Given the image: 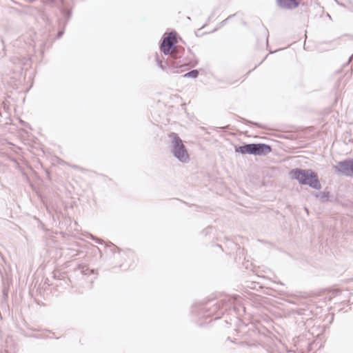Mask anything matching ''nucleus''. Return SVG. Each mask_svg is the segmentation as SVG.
I'll return each instance as SVG.
<instances>
[{
    "instance_id": "nucleus-1",
    "label": "nucleus",
    "mask_w": 353,
    "mask_h": 353,
    "mask_svg": "<svg viewBox=\"0 0 353 353\" xmlns=\"http://www.w3.org/2000/svg\"><path fill=\"white\" fill-rule=\"evenodd\" d=\"M32 40H26L25 37H20L12 43L15 54L11 58L12 63L15 65L19 70H28L31 65L30 53L33 50Z\"/></svg>"
},
{
    "instance_id": "nucleus-2",
    "label": "nucleus",
    "mask_w": 353,
    "mask_h": 353,
    "mask_svg": "<svg viewBox=\"0 0 353 353\" xmlns=\"http://www.w3.org/2000/svg\"><path fill=\"white\" fill-rule=\"evenodd\" d=\"M290 175L292 179L297 180L302 185H307L315 190L321 188L317 174L310 169L295 168L290 171Z\"/></svg>"
},
{
    "instance_id": "nucleus-3",
    "label": "nucleus",
    "mask_w": 353,
    "mask_h": 353,
    "mask_svg": "<svg viewBox=\"0 0 353 353\" xmlns=\"http://www.w3.org/2000/svg\"><path fill=\"white\" fill-rule=\"evenodd\" d=\"M170 139V148L172 155L181 163H188L190 160L189 154L182 139L175 132L168 134Z\"/></svg>"
},
{
    "instance_id": "nucleus-4",
    "label": "nucleus",
    "mask_w": 353,
    "mask_h": 353,
    "mask_svg": "<svg viewBox=\"0 0 353 353\" xmlns=\"http://www.w3.org/2000/svg\"><path fill=\"white\" fill-rule=\"evenodd\" d=\"M240 299H241V297L239 295L225 296L220 301L212 304V307L208 308L207 306H203L201 308V310L203 312L204 316H208L220 308L225 307V310H228L230 308L232 305L235 306L236 303H239L240 302Z\"/></svg>"
},
{
    "instance_id": "nucleus-5",
    "label": "nucleus",
    "mask_w": 353,
    "mask_h": 353,
    "mask_svg": "<svg viewBox=\"0 0 353 353\" xmlns=\"http://www.w3.org/2000/svg\"><path fill=\"white\" fill-rule=\"evenodd\" d=\"M185 49L183 47L180 46H176L174 49L172 50V52L168 54V59L172 63V66L176 68H182L183 67H186L189 65L192 66H194L196 63H192V61L190 60L188 57H185L184 55Z\"/></svg>"
},
{
    "instance_id": "nucleus-6",
    "label": "nucleus",
    "mask_w": 353,
    "mask_h": 353,
    "mask_svg": "<svg viewBox=\"0 0 353 353\" xmlns=\"http://www.w3.org/2000/svg\"><path fill=\"white\" fill-rule=\"evenodd\" d=\"M176 32L175 31H172L167 36H164L163 37L162 42L160 45V49L165 55L170 54L172 52V50L176 46Z\"/></svg>"
},
{
    "instance_id": "nucleus-7",
    "label": "nucleus",
    "mask_w": 353,
    "mask_h": 353,
    "mask_svg": "<svg viewBox=\"0 0 353 353\" xmlns=\"http://www.w3.org/2000/svg\"><path fill=\"white\" fill-rule=\"evenodd\" d=\"M110 244V246L112 247V248L111 249L112 253L124 261V263L120 266L123 265L124 263H126V265H128V267L130 266V265L134 261V258L135 256L134 252L132 251L131 250H122L115 245L112 243Z\"/></svg>"
},
{
    "instance_id": "nucleus-8",
    "label": "nucleus",
    "mask_w": 353,
    "mask_h": 353,
    "mask_svg": "<svg viewBox=\"0 0 353 353\" xmlns=\"http://www.w3.org/2000/svg\"><path fill=\"white\" fill-rule=\"evenodd\" d=\"M352 159L339 161L337 165L334 166L335 171L345 176H350L352 175Z\"/></svg>"
},
{
    "instance_id": "nucleus-9",
    "label": "nucleus",
    "mask_w": 353,
    "mask_h": 353,
    "mask_svg": "<svg viewBox=\"0 0 353 353\" xmlns=\"http://www.w3.org/2000/svg\"><path fill=\"white\" fill-rule=\"evenodd\" d=\"M272 151L270 145L265 143H252V155L265 156Z\"/></svg>"
},
{
    "instance_id": "nucleus-10",
    "label": "nucleus",
    "mask_w": 353,
    "mask_h": 353,
    "mask_svg": "<svg viewBox=\"0 0 353 353\" xmlns=\"http://www.w3.org/2000/svg\"><path fill=\"white\" fill-rule=\"evenodd\" d=\"M59 10L62 17L58 19V25L61 26L63 23V27H65L72 17V11L63 6H61Z\"/></svg>"
},
{
    "instance_id": "nucleus-11",
    "label": "nucleus",
    "mask_w": 353,
    "mask_h": 353,
    "mask_svg": "<svg viewBox=\"0 0 353 353\" xmlns=\"http://www.w3.org/2000/svg\"><path fill=\"white\" fill-rule=\"evenodd\" d=\"M279 8L287 10H292L299 5V0H276Z\"/></svg>"
},
{
    "instance_id": "nucleus-12",
    "label": "nucleus",
    "mask_w": 353,
    "mask_h": 353,
    "mask_svg": "<svg viewBox=\"0 0 353 353\" xmlns=\"http://www.w3.org/2000/svg\"><path fill=\"white\" fill-rule=\"evenodd\" d=\"M156 62L158 65V66L163 71H168V70H174L175 68L172 66V63L171 61L168 58L167 61H163L161 60L158 55L156 57Z\"/></svg>"
},
{
    "instance_id": "nucleus-13",
    "label": "nucleus",
    "mask_w": 353,
    "mask_h": 353,
    "mask_svg": "<svg viewBox=\"0 0 353 353\" xmlns=\"http://www.w3.org/2000/svg\"><path fill=\"white\" fill-rule=\"evenodd\" d=\"M235 152L242 154H252V143H248L241 146H234Z\"/></svg>"
},
{
    "instance_id": "nucleus-14",
    "label": "nucleus",
    "mask_w": 353,
    "mask_h": 353,
    "mask_svg": "<svg viewBox=\"0 0 353 353\" xmlns=\"http://www.w3.org/2000/svg\"><path fill=\"white\" fill-rule=\"evenodd\" d=\"M46 6L60 8L63 6V0H43Z\"/></svg>"
},
{
    "instance_id": "nucleus-15",
    "label": "nucleus",
    "mask_w": 353,
    "mask_h": 353,
    "mask_svg": "<svg viewBox=\"0 0 353 353\" xmlns=\"http://www.w3.org/2000/svg\"><path fill=\"white\" fill-rule=\"evenodd\" d=\"M315 197L319 199L321 202L327 201L330 197L329 192H320L315 194Z\"/></svg>"
},
{
    "instance_id": "nucleus-16",
    "label": "nucleus",
    "mask_w": 353,
    "mask_h": 353,
    "mask_svg": "<svg viewBox=\"0 0 353 353\" xmlns=\"http://www.w3.org/2000/svg\"><path fill=\"white\" fill-rule=\"evenodd\" d=\"M335 2L341 7L346 8L351 12H353V1L348 0L346 3H341L338 0H334Z\"/></svg>"
},
{
    "instance_id": "nucleus-17",
    "label": "nucleus",
    "mask_w": 353,
    "mask_h": 353,
    "mask_svg": "<svg viewBox=\"0 0 353 353\" xmlns=\"http://www.w3.org/2000/svg\"><path fill=\"white\" fill-rule=\"evenodd\" d=\"M79 270H81V272L84 275H88L90 274H94V270H90L88 268L83 265L79 266Z\"/></svg>"
},
{
    "instance_id": "nucleus-18",
    "label": "nucleus",
    "mask_w": 353,
    "mask_h": 353,
    "mask_svg": "<svg viewBox=\"0 0 353 353\" xmlns=\"http://www.w3.org/2000/svg\"><path fill=\"white\" fill-rule=\"evenodd\" d=\"M199 75V71L197 70H192L184 74L185 77L189 78H196Z\"/></svg>"
},
{
    "instance_id": "nucleus-19",
    "label": "nucleus",
    "mask_w": 353,
    "mask_h": 353,
    "mask_svg": "<svg viewBox=\"0 0 353 353\" xmlns=\"http://www.w3.org/2000/svg\"><path fill=\"white\" fill-rule=\"evenodd\" d=\"M234 16H235V14H231V15H230L228 18H226L225 20L222 21L220 23V24H219V27H217L216 28H215V29L213 30V32L216 31L219 28H220L223 27V26H225V25L227 23V22H228L230 19H232L233 17H234Z\"/></svg>"
},
{
    "instance_id": "nucleus-20",
    "label": "nucleus",
    "mask_w": 353,
    "mask_h": 353,
    "mask_svg": "<svg viewBox=\"0 0 353 353\" xmlns=\"http://www.w3.org/2000/svg\"><path fill=\"white\" fill-rule=\"evenodd\" d=\"M59 28H60V30H59L58 33H57V39H59L62 37V35L64 33V28L65 27H63V23L61 24V26H59Z\"/></svg>"
},
{
    "instance_id": "nucleus-21",
    "label": "nucleus",
    "mask_w": 353,
    "mask_h": 353,
    "mask_svg": "<svg viewBox=\"0 0 353 353\" xmlns=\"http://www.w3.org/2000/svg\"><path fill=\"white\" fill-rule=\"evenodd\" d=\"M90 237L94 240L96 243L99 244H102L103 241L97 236H93L92 234H90Z\"/></svg>"
},
{
    "instance_id": "nucleus-22",
    "label": "nucleus",
    "mask_w": 353,
    "mask_h": 353,
    "mask_svg": "<svg viewBox=\"0 0 353 353\" xmlns=\"http://www.w3.org/2000/svg\"><path fill=\"white\" fill-rule=\"evenodd\" d=\"M212 230V227H208L201 232V234L206 236Z\"/></svg>"
},
{
    "instance_id": "nucleus-23",
    "label": "nucleus",
    "mask_w": 353,
    "mask_h": 353,
    "mask_svg": "<svg viewBox=\"0 0 353 353\" xmlns=\"http://www.w3.org/2000/svg\"><path fill=\"white\" fill-rule=\"evenodd\" d=\"M305 311V309L303 308H300V309H297L296 310V312L299 314V315H303L304 314V312Z\"/></svg>"
},
{
    "instance_id": "nucleus-24",
    "label": "nucleus",
    "mask_w": 353,
    "mask_h": 353,
    "mask_svg": "<svg viewBox=\"0 0 353 353\" xmlns=\"http://www.w3.org/2000/svg\"><path fill=\"white\" fill-rule=\"evenodd\" d=\"M288 302L290 303L295 304V305L299 304L298 301H294V300H288Z\"/></svg>"
},
{
    "instance_id": "nucleus-25",
    "label": "nucleus",
    "mask_w": 353,
    "mask_h": 353,
    "mask_svg": "<svg viewBox=\"0 0 353 353\" xmlns=\"http://www.w3.org/2000/svg\"><path fill=\"white\" fill-rule=\"evenodd\" d=\"M250 123L253 124V125H255L256 126H259V127H261L260 124L257 123H254V122H250Z\"/></svg>"
},
{
    "instance_id": "nucleus-26",
    "label": "nucleus",
    "mask_w": 353,
    "mask_h": 353,
    "mask_svg": "<svg viewBox=\"0 0 353 353\" xmlns=\"http://www.w3.org/2000/svg\"><path fill=\"white\" fill-rule=\"evenodd\" d=\"M339 293V290H334V291L333 292V294H334L335 296H336V295H337Z\"/></svg>"
},
{
    "instance_id": "nucleus-27",
    "label": "nucleus",
    "mask_w": 353,
    "mask_h": 353,
    "mask_svg": "<svg viewBox=\"0 0 353 353\" xmlns=\"http://www.w3.org/2000/svg\"><path fill=\"white\" fill-rule=\"evenodd\" d=\"M352 174H353V159H352Z\"/></svg>"
},
{
    "instance_id": "nucleus-28",
    "label": "nucleus",
    "mask_w": 353,
    "mask_h": 353,
    "mask_svg": "<svg viewBox=\"0 0 353 353\" xmlns=\"http://www.w3.org/2000/svg\"><path fill=\"white\" fill-rule=\"evenodd\" d=\"M171 72H173V73H178L179 72L178 70H172Z\"/></svg>"
},
{
    "instance_id": "nucleus-29",
    "label": "nucleus",
    "mask_w": 353,
    "mask_h": 353,
    "mask_svg": "<svg viewBox=\"0 0 353 353\" xmlns=\"http://www.w3.org/2000/svg\"><path fill=\"white\" fill-rule=\"evenodd\" d=\"M72 168H78V166L77 165H73Z\"/></svg>"
},
{
    "instance_id": "nucleus-30",
    "label": "nucleus",
    "mask_w": 353,
    "mask_h": 353,
    "mask_svg": "<svg viewBox=\"0 0 353 353\" xmlns=\"http://www.w3.org/2000/svg\"><path fill=\"white\" fill-rule=\"evenodd\" d=\"M352 58V57H350V59H349V61H351Z\"/></svg>"
},
{
    "instance_id": "nucleus-31",
    "label": "nucleus",
    "mask_w": 353,
    "mask_h": 353,
    "mask_svg": "<svg viewBox=\"0 0 353 353\" xmlns=\"http://www.w3.org/2000/svg\"><path fill=\"white\" fill-rule=\"evenodd\" d=\"M268 39L267 38L266 39V43H268Z\"/></svg>"
}]
</instances>
